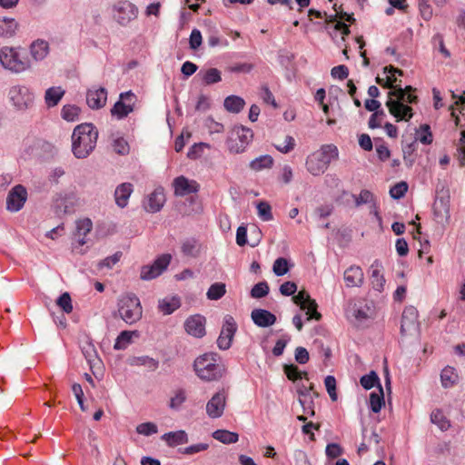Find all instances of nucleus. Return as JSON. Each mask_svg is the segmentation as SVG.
<instances>
[{
	"label": "nucleus",
	"mask_w": 465,
	"mask_h": 465,
	"mask_svg": "<svg viewBox=\"0 0 465 465\" xmlns=\"http://www.w3.org/2000/svg\"><path fill=\"white\" fill-rule=\"evenodd\" d=\"M170 262V254L161 255L153 262L152 265L142 267L141 279L148 281L156 278L167 268Z\"/></svg>",
	"instance_id": "nucleus-14"
},
{
	"label": "nucleus",
	"mask_w": 465,
	"mask_h": 465,
	"mask_svg": "<svg viewBox=\"0 0 465 465\" xmlns=\"http://www.w3.org/2000/svg\"><path fill=\"white\" fill-rule=\"evenodd\" d=\"M136 101L137 97L132 91L122 93L119 101L111 109L112 115L116 116L118 119L126 117L134 111Z\"/></svg>",
	"instance_id": "nucleus-11"
},
{
	"label": "nucleus",
	"mask_w": 465,
	"mask_h": 465,
	"mask_svg": "<svg viewBox=\"0 0 465 465\" xmlns=\"http://www.w3.org/2000/svg\"><path fill=\"white\" fill-rule=\"evenodd\" d=\"M56 304L65 312L73 311L72 300L68 292H64L56 301Z\"/></svg>",
	"instance_id": "nucleus-52"
},
{
	"label": "nucleus",
	"mask_w": 465,
	"mask_h": 465,
	"mask_svg": "<svg viewBox=\"0 0 465 465\" xmlns=\"http://www.w3.org/2000/svg\"><path fill=\"white\" fill-rule=\"evenodd\" d=\"M373 194L369 190H361L360 194L355 197L356 206L372 202Z\"/></svg>",
	"instance_id": "nucleus-60"
},
{
	"label": "nucleus",
	"mask_w": 465,
	"mask_h": 465,
	"mask_svg": "<svg viewBox=\"0 0 465 465\" xmlns=\"http://www.w3.org/2000/svg\"><path fill=\"white\" fill-rule=\"evenodd\" d=\"M0 63L5 68L15 73L24 72L31 67L30 60L22 56L16 48L4 46L0 50Z\"/></svg>",
	"instance_id": "nucleus-6"
},
{
	"label": "nucleus",
	"mask_w": 465,
	"mask_h": 465,
	"mask_svg": "<svg viewBox=\"0 0 465 465\" xmlns=\"http://www.w3.org/2000/svg\"><path fill=\"white\" fill-rule=\"evenodd\" d=\"M8 98L14 108L25 112L33 107L35 102L34 93L25 85H14L9 89Z\"/></svg>",
	"instance_id": "nucleus-7"
},
{
	"label": "nucleus",
	"mask_w": 465,
	"mask_h": 465,
	"mask_svg": "<svg viewBox=\"0 0 465 465\" xmlns=\"http://www.w3.org/2000/svg\"><path fill=\"white\" fill-rule=\"evenodd\" d=\"M27 199V192L23 185L15 186L6 198V208L10 212L21 210Z\"/></svg>",
	"instance_id": "nucleus-16"
},
{
	"label": "nucleus",
	"mask_w": 465,
	"mask_h": 465,
	"mask_svg": "<svg viewBox=\"0 0 465 465\" xmlns=\"http://www.w3.org/2000/svg\"><path fill=\"white\" fill-rule=\"evenodd\" d=\"M295 144V140L292 136L285 135L284 140L282 142H278L274 146L279 152L288 153L294 149Z\"/></svg>",
	"instance_id": "nucleus-46"
},
{
	"label": "nucleus",
	"mask_w": 465,
	"mask_h": 465,
	"mask_svg": "<svg viewBox=\"0 0 465 465\" xmlns=\"http://www.w3.org/2000/svg\"><path fill=\"white\" fill-rule=\"evenodd\" d=\"M114 151L118 154H127L129 153L128 143L124 138H118L114 142Z\"/></svg>",
	"instance_id": "nucleus-57"
},
{
	"label": "nucleus",
	"mask_w": 465,
	"mask_h": 465,
	"mask_svg": "<svg viewBox=\"0 0 465 465\" xmlns=\"http://www.w3.org/2000/svg\"><path fill=\"white\" fill-rule=\"evenodd\" d=\"M459 380V375L453 367H445L440 373L441 384L444 388H450L454 386Z\"/></svg>",
	"instance_id": "nucleus-32"
},
{
	"label": "nucleus",
	"mask_w": 465,
	"mask_h": 465,
	"mask_svg": "<svg viewBox=\"0 0 465 465\" xmlns=\"http://www.w3.org/2000/svg\"><path fill=\"white\" fill-rule=\"evenodd\" d=\"M237 331L235 320L231 315H226L223 319V324L217 339V345L221 350H228L231 345L234 334Z\"/></svg>",
	"instance_id": "nucleus-12"
},
{
	"label": "nucleus",
	"mask_w": 465,
	"mask_h": 465,
	"mask_svg": "<svg viewBox=\"0 0 465 465\" xmlns=\"http://www.w3.org/2000/svg\"><path fill=\"white\" fill-rule=\"evenodd\" d=\"M297 285L293 282H285L280 286V292L284 296H290L295 293Z\"/></svg>",
	"instance_id": "nucleus-63"
},
{
	"label": "nucleus",
	"mask_w": 465,
	"mask_h": 465,
	"mask_svg": "<svg viewBox=\"0 0 465 465\" xmlns=\"http://www.w3.org/2000/svg\"><path fill=\"white\" fill-rule=\"evenodd\" d=\"M202 74L203 81L207 85L219 83L222 80L221 72L216 68H210Z\"/></svg>",
	"instance_id": "nucleus-43"
},
{
	"label": "nucleus",
	"mask_w": 465,
	"mask_h": 465,
	"mask_svg": "<svg viewBox=\"0 0 465 465\" xmlns=\"http://www.w3.org/2000/svg\"><path fill=\"white\" fill-rule=\"evenodd\" d=\"M136 431L139 434L144 435V436H150L153 434L157 433V426L153 422H143L139 424L136 427Z\"/></svg>",
	"instance_id": "nucleus-54"
},
{
	"label": "nucleus",
	"mask_w": 465,
	"mask_h": 465,
	"mask_svg": "<svg viewBox=\"0 0 465 465\" xmlns=\"http://www.w3.org/2000/svg\"><path fill=\"white\" fill-rule=\"evenodd\" d=\"M284 373L287 378L291 381H298L302 378L308 379V373L306 371L302 372L297 366L291 364L284 366Z\"/></svg>",
	"instance_id": "nucleus-42"
},
{
	"label": "nucleus",
	"mask_w": 465,
	"mask_h": 465,
	"mask_svg": "<svg viewBox=\"0 0 465 465\" xmlns=\"http://www.w3.org/2000/svg\"><path fill=\"white\" fill-rule=\"evenodd\" d=\"M245 105L244 100L237 95H229L224 99V108L232 114L240 113Z\"/></svg>",
	"instance_id": "nucleus-33"
},
{
	"label": "nucleus",
	"mask_w": 465,
	"mask_h": 465,
	"mask_svg": "<svg viewBox=\"0 0 465 465\" xmlns=\"http://www.w3.org/2000/svg\"><path fill=\"white\" fill-rule=\"evenodd\" d=\"M166 198L163 188L158 187L153 190L143 202V208L148 213H157L161 211L165 203Z\"/></svg>",
	"instance_id": "nucleus-17"
},
{
	"label": "nucleus",
	"mask_w": 465,
	"mask_h": 465,
	"mask_svg": "<svg viewBox=\"0 0 465 465\" xmlns=\"http://www.w3.org/2000/svg\"><path fill=\"white\" fill-rule=\"evenodd\" d=\"M93 228V223L89 218H84L77 221L76 232L78 236H86Z\"/></svg>",
	"instance_id": "nucleus-49"
},
{
	"label": "nucleus",
	"mask_w": 465,
	"mask_h": 465,
	"mask_svg": "<svg viewBox=\"0 0 465 465\" xmlns=\"http://www.w3.org/2000/svg\"><path fill=\"white\" fill-rule=\"evenodd\" d=\"M324 384L326 387V391L331 399V401H337V393H336V380L333 376L328 375L324 380Z\"/></svg>",
	"instance_id": "nucleus-55"
},
{
	"label": "nucleus",
	"mask_w": 465,
	"mask_h": 465,
	"mask_svg": "<svg viewBox=\"0 0 465 465\" xmlns=\"http://www.w3.org/2000/svg\"><path fill=\"white\" fill-rule=\"evenodd\" d=\"M181 251L183 255L195 258L201 252V244L194 238H187L182 242Z\"/></svg>",
	"instance_id": "nucleus-30"
},
{
	"label": "nucleus",
	"mask_w": 465,
	"mask_h": 465,
	"mask_svg": "<svg viewBox=\"0 0 465 465\" xmlns=\"http://www.w3.org/2000/svg\"><path fill=\"white\" fill-rule=\"evenodd\" d=\"M433 215L434 220L440 223L444 224L448 223L450 219V210L446 203L440 199L436 201L433 204Z\"/></svg>",
	"instance_id": "nucleus-26"
},
{
	"label": "nucleus",
	"mask_w": 465,
	"mask_h": 465,
	"mask_svg": "<svg viewBox=\"0 0 465 465\" xmlns=\"http://www.w3.org/2000/svg\"><path fill=\"white\" fill-rule=\"evenodd\" d=\"M252 139V131L243 126H236L228 139V147L231 153H241L244 152L247 144Z\"/></svg>",
	"instance_id": "nucleus-9"
},
{
	"label": "nucleus",
	"mask_w": 465,
	"mask_h": 465,
	"mask_svg": "<svg viewBox=\"0 0 465 465\" xmlns=\"http://www.w3.org/2000/svg\"><path fill=\"white\" fill-rule=\"evenodd\" d=\"M226 293V285L223 282L213 283L207 292L206 296L211 301H217Z\"/></svg>",
	"instance_id": "nucleus-38"
},
{
	"label": "nucleus",
	"mask_w": 465,
	"mask_h": 465,
	"mask_svg": "<svg viewBox=\"0 0 465 465\" xmlns=\"http://www.w3.org/2000/svg\"><path fill=\"white\" fill-rule=\"evenodd\" d=\"M252 320L259 327H269L275 323L276 316L263 309H254L251 313Z\"/></svg>",
	"instance_id": "nucleus-22"
},
{
	"label": "nucleus",
	"mask_w": 465,
	"mask_h": 465,
	"mask_svg": "<svg viewBox=\"0 0 465 465\" xmlns=\"http://www.w3.org/2000/svg\"><path fill=\"white\" fill-rule=\"evenodd\" d=\"M417 139L423 144H430L432 143V134L429 124H421L417 130Z\"/></svg>",
	"instance_id": "nucleus-45"
},
{
	"label": "nucleus",
	"mask_w": 465,
	"mask_h": 465,
	"mask_svg": "<svg viewBox=\"0 0 465 465\" xmlns=\"http://www.w3.org/2000/svg\"><path fill=\"white\" fill-rule=\"evenodd\" d=\"M49 54V44L45 40L37 39L30 45V54L35 62L44 60Z\"/></svg>",
	"instance_id": "nucleus-24"
},
{
	"label": "nucleus",
	"mask_w": 465,
	"mask_h": 465,
	"mask_svg": "<svg viewBox=\"0 0 465 465\" xmlns=\"http://www.w3.org/2000/svg\"><path fill=\"white\" fill-rule=\"evenodd\" d=\"M418 311L413 306L406 307L401 315V333L402 336L415 333L419 330Z\"/></svg>",
	"instance_id": "nucleus-13"
},
{
	"label": "nucleus",
	"mask_w": 465,
	"mask_h": 465,
	"mask_svg": "<svg viewBox=\"0 0 465 465\" xmlns=\"http://www.w3.org/2000/svg\"><path fill=\"white\" fill-rule=\"evenodd\" d=\"M292 301L300 306L301 310H306L307 321H320L322 319V314L317 311L318 304L305 290H302L294 295Z\"/></svg>",
	"instance_id": "nucleus-10"
},
{
	"label": "nucleus",
	"mask_w": 465,
	"mask_h": 465,
	"mask_svg": "<svg viewBox=\"0 0 465 465\" xmlns=\"http://www.w3.org/2000/svg\"><path fill=\"white\" fill-rule=\"evenodd\" d=\"M227 394L224 390L219 391L206 403V413L211 419L223 416L226 406Z\"/></svg>",
	"instance_id": "nucleus-15"
},
{
	"label": "nucleus",
	"mask_w": 465,
	"mask_h": 465,
	"mask_svg": "<svg viewBox=\"0 0 465 465\" xmlns=\"http://www.w3.org/2000/svg\"><path fill=\"white\" fill-rule=\"evenodd\" d=\"M337 155V148L332 144L322 145V148L311 153L306 159L307 171L312 175H320L328 168L332 156Z\"/></svg>",
	"instance_id": "nucleus-5"
},
{
	"label": "nucleus",
	"mask_w": 465,
	"mask_h": 465,
	"mask_svg": "<svg viewBox=\"0 0 465 465\" xmlns=\"http://www.w3.org/2000/svg\"><path fill=\"white\" fill-rule=\"evenodd\" d=\"M418 97L411 93H404L401 90V86H399L395 90H391L388 93V100L386 106L389 112L393 115L397 122L400 121H410L413 116L412 108L405 104H416Z\"/></svg>",
	"instance_id": "nucleus-2"
},
{
	"label": "nucleus",
	"mask_w": 465,
	"mask_h": 465,
	"mask_svg": "<svg viewBox=\"0 0 465 465\" xmlns=\"http://www.w3.org/2000/svg\"><path fill=\"white\" fill-rule=\"evenodd\" d=\"M293 177L292 169L290 165H284L281 170V174L279 176V180L284 183L288 184L292 182Z\"/></svg>",
	"instance_id": "nucleus-61"
},
{
	"label": "nucleus",
	"mask_w": 465,
	"mask_h": 465,
	"mask_svg": "<svg viewBox=\"0 0 465 465\" xmlns=\"http://www.w3.org/2000/svg\"><path fill=\"white\" fill-rule=\"evenodd\" d=\"M343 278L347 287H360L363 283L364 273L360 266L351 265L345 270Z\"/></svg>",
	"instance_id": "nucleus-21"
},
{
	"label": "nucleus",
	"mask_w": 465,
	"mask_h": 465,
	"mask_svg": "<svg viewBox=\"0 0 465 465\" xmlns=\"http://www.w3.org/2000/svg\"><path fill=\"white\" fill-rule=\"evenodd\" d=\"M111 13L114 21L121 26H126L136 19L138 9L130 1L120 0L112 5Z\"/></svg>",
	"instance_id": "nucleus-8"
},
{
	"label": "nucleus",
	"mask_w": 465,
	"mask_h": 465,
	"mask_svg": "<svg viewBox=\"0 0 465 465\" xmlns=\"http://www.w3.org/2000/svg\"><path fill=\"white\" fill-rule=\"evenodd\" d=\"M186 401V392L183 389L175 391L174 395L170 400V408L178 409Z\"/></svg>",
	"instance_id": "nucleus-51"
},
{
	"label": "nucleus",
	"mask_w": 465,
	"mask_h": 465,
	"mask_svg": "<svg viewBox=\"0 0 465 465\" xmlns=\"http://www.w3.org/2000/svg\"><path fill=\"white\" fill-rule=\"evenodd\" d=\"M257 211H258L259 217L262 221L269 222L273 219L271 205L267 202L258 203Z\"/></svg>",
	"instance_id": "nucleus-47"
},
{
	"label": "nucleus",
	"mask_w": 465,
	"mask_h": 465,
	"mask_svg": "<svg viewBox=\"0 0 465 465\" xmlns=\"http://www.w3.org/2000/svg\"><path fill=\"white\" fill-rule=\"evenodd\" d=\"M203 42L202 34L198 29H193L190 35L189 44L190 48L193 50H196Z\"/></svg>",
	"instance_id": "nucleus-59"
},
{
	"label": "nucleus",
	"mask_w": 465,
	"mask_h": 465,
	"mask_svg": "<svg viewBox=\"0 0 465 465\" xmlns=\"http://www.w3.org/2000/svg\"><path fill=\"white\" fill-rule=\"evenodd\" d=\"M181 306L180 299L177 296L165 297L159 301L158 310L163 315L172 314Z\"/></svg>",
	"instance_id": "nucleus-27"
},
{
	"label": "nucleus",
	"mask_w": 465,
	"mask_h": 465,
	"mask_svg": "<svg viewBox=\"0 0 465 465\" xmlns=\"http://www.w3.org/2000/svg\"><path fill=\"white\" fill-rule=\"evenodd\" d=\"M17 28V23L14 18H0V36L5 38L12 37Z\"/></svg>",
	"instance_id": "nucleus-34"
},
{
	"label": "nucleus",
	"mask_w": 465,
	"mask_h": 465,
	"mask_svg": "<svg viewBox=\"0 0 465 465\" xmlns=\"http://www.w3.org/2000/svg\"><path fill=\"white\" fill-rule=\"evenodd\" d=\"M117 306L119 316L125 323L132 325L142 319L143 307L135 294H123L118 300Z\"/></svg>",
	"instance_id": "nucleus-4"
},
{
	"label": "nucleus",
	"mask_w": 465,
	"mask_h": 465,
	"mask_svg": "<svg viewBox=\"0 0 465 465\" xmlns=\"http://www.w3.org/2000/svg\"><path fill=\"white\" fill-rule=\"evenodd\" d=\"M273 164V158L269 154L261 155L253 159L249 166L252 171L260 172L263 169H270Z\"/></svg>",
	"instance_id": "nucleus-35"
},
{
	"label": "nucleus",
	"mask_w": 465,
	"mask_h": 465,
	"mask_svg": "<svg viewBox=\"0 0 465 465\" xmlns=\"http://www.w3.org/2000/svg\"><path fill=\"white\" fill-rule=\"evenodd\" d=\"M331 74L333 78L344 80L349 75V69L346 65H343V64L337 65L331 69Z\"/></svg>",
	"instance_id": "nucleus-58"
},
{
	"label": "nucleus",
	"mask_w": 465,
	"mask_h": 465,
	"mask_svg": "<svg viewBox=\"0 0 465 465\" xmlns=\"http://www.w3.org/2000/svg\"><path fill=\"white\" fill-rule=\"evenodd\" d=\"M133 335L137 336V331H123L120 332L115 340L114 349L117 351L125 350L132 342Z\"/></svg>",
	"instance_id": "nucleus-36"
},
{
	"label": "nucleus",
	"mask_w": 465,
	"mask_h": 465,
	"mask_svg": "<svg viewBox=\"0 0 465 465\" xmlns=\"http://www.w3.org/2000/svg\"><path fill=\"white\" fill-rule=\"evenodd\" d=\"M184 328L190 335L201 338L205 334V318L199 314L190 316L185 321Z\"/></svg>",
	"instance_id": "nucleus-20"
},
{
	"label": "nucleus",
	"mask_w": 465,
	"mask_h": 465,
	"mask_svg": "<svg viewBox=\"0 0 465 465\" xmlns=\"http://www.w3.org/2000/svg\"><path fill=\"white\" fill-rule=\"evenodd\" d=\"M408 190V184L405 182H400L393 185L390 190V194L393 199H401Z\"/></svg>",
	"instance_id": "nucleus-53"
},
{
	"label": "nucleus",
	"mask_w": 465,
	"mask_h": 465,
	"mask_svg": "<svg viewBox=\"0 0 465 465\" xmlns=\"http://www.w3.org/2000/svg\"><path fill=\"white\" fill-rule=\"evenodd\" d=\"M325 452L327 457L335 459L342 454V449L337 443H330L327 445Z\"/></svg>",
	"instance_id": "nucleus-62"
},
{
	"label": "nucleus",
	"mask_w": 465,
	"mask_h": 465,
	"mask_svg": "<svg viewBox=\"0 0 465 465\" xmlns=\"http://www.w3.org/2000/svg\"><path fill=\"white\" fill-rule=\"evenodd\" d=\"M430 420L436 424L442 431L450 428V422L440 410L433 411L430 415Z\"/></svg>",
	"instance_id": "nucleus-41"
},
{
	"label": "nucleus",
	"mask_w": 465,
	"mask_h": 465,
	"mask_svg": "<svg viewBox=\"0 0 465 465\" xmlns=\"http://www.w3.org/2000/svg\"><path fill=\"white\" fill-rule=\"evenodd\" d=\"M384 404L383 391L380 386L379 392H371L370 395V407L374 413H378Z\"/></svg>",
	"instance_id": "nucleus-39"
},
{
	"label": "nucleus",
	"mask_w": 465,
	"mask_h": 465,
	"mask_svg": "<svg viewBox=\"0 0 465 465\" xmlns=\"http://www.w3.org/2000/svg\"><path fill=\"white\" fill-rule=\"evenodd\" d=\"M361 385L365 390H371L373 388L376 384L380 387V380L375 371H371L367 375H363L360 380Z\"/></svg>",
	"instance_id": "nucleus-44"
},
{
	"label": "nucleus",
	"mask_w": 465,
	"mask_h": 465,
	"mask_svg": "<svg viewBox=\"0 0 465 465\" xmlns=\"http://www.w3.org/2000/svg\"><path fill=\"white\" fill-rule=\"evenodd\" d=\"M98 131L92 124L77 125L72 134V151L76 158H86L95 148Z\"/></svg>",
	"instance_id": "nucleus-1"
},
{
	"label": "nucleus",
	"mask_w": 465,
	"mask_h": 465,
	"mask_svg": "<svg viewBox=\"0 0 465 465\" xmlns=\"http://www.w3.org/2000/svg\"><path fill=\"white\" fill-rule=\"evenodd\" d=\"M211 107L210 98L205 94H200L195 105L197 111L205 112Z\"/></svg>",
	"instance_id": "nucleus-64"
},
{
	"label": "nucleus",
	"mask_w": 465,
	"mask_h": 465,
	"mask_svg": "<svg viewBox=\"0 0 465 465\" xmlns=\"http://www.w3.org/2000/svg\"><path fill=\"white\" fill-rule=\"evenodd\" d=\"M272 271L277 276H282L286 274L289 271L287 260L282 257L277 258L273 262Z\"/></svg>",
	"instance_id": "nucleus-48"
},
{
	"label": "nucleus",
	"mask_w": 465,
	"mask_h": 465,
	"mask_svg": "<svg viewBox=\"0 0 465 465\" xmlns=\"http://www.w3.org/2000/svg\"><path fill=\"white\" fill-rule=\"evenodd\" d=\"M269 290L270 289L268 283L266 282H261L252 287L251 295L253 298L260 299L266 296L269 293Z\"/></svg>",
	"instance_id": "nucleus-50"
},
{
	"label": "nucleus",
	"mask_w": 465,
	"mask_h": 465,
	"mask_svg": "<svg viewBox=\"0 0 465 465\" xmlns=\"http://www.w3.org/2000/svg\"><path fill=\"white\" fill-rule=\"evenodd\" d=\"M65 94V90L61 86H53L46 89L45 94V102L47 107L57 105Z\"/></svg>",
	"instance_id": "nucleus-28"
},
{
	"label": "nucleus",
	"mask_w": 465,
	"mask_h": 465,
	"mask_svg": "<svg viewBox=\"0 0 465 465\" xmlns=\"http://www.w3.org/2000/svg\"><path fill=\"white\" fill-rule=\"evenodd\" d=\"M162 440H163L168 446L175 447L180 444H184L188 442L187 433L181 430L177 431H171L164 433L162 436Z\"/></svg>",
	"instance_id": "nucleus-29"
},
{
	"label": "nucleus",
	"mask_w": 465,
	"mask_h": 465,
	"mask_svg": "<svg viewBox=\"0 0 465 465\" xmlns=\"http://www.w3.org/2000/svg\"><path fill=\"white\" fill-rule=\"evenodd\" d=\"M193 370L201 380L206 381H218L225 371L220 356L214 352L204 353L197 357L193 362Z\"/></svg>",
	"instance_id": "nucleus-3"
},
{
	"label": "nucleus",
	"mask_w": 465,
	"mask_h": 465,
	"mask_svg": "<svg viewBox=\"0 0 465 465\" xmlns=\"http://www.w3.org/2000/svg\"><path fill=\"white\" fill-rule=\"evenodd\" d=\"M134 191V186L130 183L119 184L114 191L115 203L120 208H124L128 204V200Z\"/></svg>",
	"instance_id": "nucleus-23"
},
{
	"label": "nucleus",
	"mask_w": 465,
	"mask_h": 465,
	"mask_svg": "<svg viewBox=\"0 0 465 465\" xmlns=\"http://www.w3.org/2000/svg\"><path fill=\"white\" fill-rule=\"evenodd\" d=\"M213 437L224 444L235 443L239 440V435L236 432H232L226 430H215L213 433Z\"/></svg>",
	"instance_id": "nucleus-37"
},
{
	"label": "nucleus",
	"mask_w": 465,
	"mask_h": 465,
	"mask_svg": "<svg viewBox=\"0 0 465 465\" xmlns=\"http://www.w3.org/2000/svg\"><path fill=\"white\" fill-rule=\"evenodd\" d=\"M129 364L132 366H145L151 371H154L159 367L158 360L147 355L133 357L129 360Z\"/></svg>",
	"instance_id": "nucleus-31"
},
{
	"label": "nucleus",
	"mask_w": 465,
	"mask_h": 465,
	"mask_svg": "<svg viewBox=\"0 0 465 465\" xmlns=\"http://www.w3.org/2000/svg\"><path fill=\"white\" fill-rule=\"evenodd\" d=\"M174 194L184 196L189 193H197L200 184L194 180H189L184 176H179L173 180Z\"/></svg>",
	"instance_id": "nucleus-18"
},
{
	"label": "nucleus",
	"mask_w": 465,
	"mask_h": 465,
	"mask_svg": "<svg viewBox=\"0 0 465 465\" xmlns=\"http://www.w3.org/2000/svg\"><path fill=\"white\" fill-rule=\"evenodd\" d=\"M121 257H122V252H116L112 256H108V257L104 258V260H102L99 262L98 266H99V268L106 267L108 269H112L113 266L120 261Z\"/></svg>",
	"instance_id": "nucleus-56"
},
{
	"label": "nucleus",
	"mask_w": 465,
	"mask_h": 465,
	"mask_svg": "<svg viewBox=\"0 0 465 465\" xmlns=\"http://www.w3.org/2000/svg\"><path fill=\"white\" fill-rule=\"evenodd\" d=\"M81 110L78 106L73 104L64 105L61 111L63 119L67 122H74L78 120Z\"/></svg>",
	"instance_id": "nucleus-40"
},
{
	"label": "nucleus",
	"mask_w": 465,
	"mask_h": 465,
	"mask_svg": "<svg viewBox=\"0 0 465 465\" xmlns=\"http://www.w3.org/2000/svg\"><path fill=\"white\" fill-rule=\"evenodd\" d=\"M371 284L375 291L381 292L385 286V279L382 273L381 266L375 262L371 266Z\"/></svg>",
	"instance_id": "nucleus-25"
},
{
	"label": "nucleus",
	"mask_w": 465,
	"mask_h": 465,
	"mask_svg": "<svg viewBox=\"0 0 465 465\" xmlns=\"http://www.w3.org/2000/svg\"><path fill=\"white\" fill-rule=\"evenodd\" d=\"M107 101V91L104 87H94L86 93V103L92 109L103 108Z\"/></svg>",
	"instance_id": "nucleus-19"
}]
</instances>
